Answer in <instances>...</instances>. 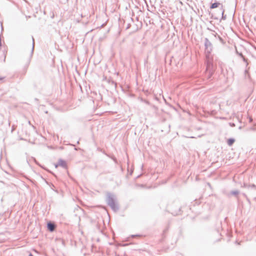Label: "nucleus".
Masks as SVG:
<instances>
[{
  "mask_svg": "<svg viewBox=\"0 0 256 256\" xmlns=\"http://www.w3.org/2000/svg\"><path fill=\"white\" fill-rule=\"evenodd\" d=\"M55 228L56 226L54 224L50 222L48 224V228L50 232L54 231L55 229Z\"/></svg>",
  "mask_w": 256,
  "mask_h": 256,
  "instance_id": "obj_1",
  "label": "nucleus"
},
{
  "mask_svg": "<svg viewBox=\"0 0 256 256\" xmlns=\"http://www.w3.org/2000/svg\"><path fill=\"white\" fill-rule=\"evenodd\" d=\"M234 142L235 140L234 138H230L228 140L227 142L228 146H231L234 143Z\"/></svg>",
  "mask_w": 256,
  "mask_h": 256,
  "instance_id": "obj_2",
  "label": "nucleus"
},
{
  "mask_svg": "<svg viewBox=\"0 0 256 256\" xmlns=\"http://www.w3.org/2000/svg\"><path fill=\"white\" fill-rule=\"evenodd\" d=\"M218 6V3H214L212 4V6H211V8H217Z\"/></svg>",
  "mask_w": 256,
  "mask_h": 256,
  "instance_id": "obj_3",
  "label": "nucleus"
},
{
  "mask_svg": "<svg viewBox=\"0 0 256 256\" xmlns=\"http://www.w3.org/2000/svg\"><path fill=\"white\" fill-rule=\"evenodd\" d=\"M238 193L239 192L238 190L232 191L231 192V194L233 195H237Z\"/></svg>",
  "mask_w": 256,
  "mask_h": 256,
  "instance_id": "obj_4",
  "label": "nucleus"
},
{
  "mask_svg": "<svg viewBox=\"0 0 256 256\" xmlns=\"http://www.w3.org/2000/svg\"><path fill=\"white\" fill-rule=\"evenodd\" d=\"M249 122H252V118L250 117L249 118Z\"/></svg>",
  "mask_w": 256,
  "mask_h": 256,
  "instance_id": "obj_5",
  "label": "nucleus"
},
{
  "mask_svg": "<svg viewBox=\"0 0 256 256\" xmlns=\"http://www.w3.org/2000/svg\"><path fill=\"white\" fill-rule=\"evenodd\" d=\"M250 129L251 130H256V128H252H252H251Z\"/></svg>",
  "mask_w": 256,
  "mask_h": 256,
  "instance_id": "obj_6",
  "label": "nucleus"
},
{
  "mask_svg": "<svg viewBox=\"0 0 256 256\" xmlns=\"http://www.w3.org/2000/svg\"><path fill=\"white\" fill-rule=\"evenodd\" d=\"M29 256H33L32 254H29Z\"/></svg>",
  "mask_w": 256,
  "mask_h": 256,
  "instance_id": "obj_7",
  "label": "nucleus"
},
{
  "mask_svg": "<svg viewBox=\"0 0 256 256\" xmlns=\"http://www.w3.org/2000/svg\"><path fill=\"white\" fill-rule=\"evenodd\" d=\"M235 126V125H234V124H232V126Z\"/></svg>",
  "mask_w": 256,
  "mask_h": 256,
  "instance_id": "obj_8",
  "label": "nucleus"
},
{
  "mask_svg": "<svg viewBox=\"0 0 256 256\" xmlns=\"http://www.w3.org/2000/svg\"><path fill=\"white\" fill-rule=\"evenodd\" d=\"M252 187H255V186L254 184H253Z\"/></svg>",
  "mask_w": 256,
  "mask_h": 256,
  "instance_id": "obj_9",
  "label": "nucleus"
},
{
  "mask_svg": "<svg viewBox=\"0 0 256 256\" xmlns=\"http://www.w3.org/2000/svg\"><path fill=\"white\" fill-rule=\"evenodd\" d=\"M248 72V71H247L246 70H245V72H246H246Z\"/></svg>",
  "mask_w": 256,
  "mask_h": 256,
  "instance_id": "obj_10",
  "label": "nucleus"
}]
</instances>
